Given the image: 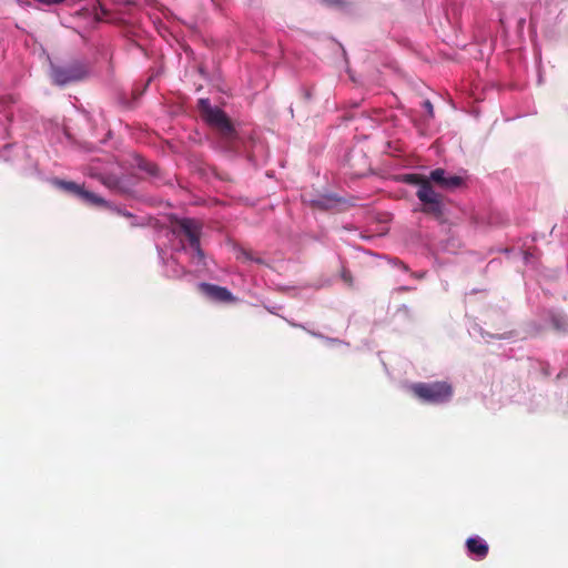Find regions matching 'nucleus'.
<instances>
[{
    "label": "nucleus",
    "mask_w": 568,
    "mask_h": 568,
    "mask_svg": "<svg viewBox=\"0 0 568 568\" xmlns=\"http://www.w3.org/2000/svg\"><path fill=\"white\" fill-rule=\"evenodd\" d=\"M402 181L406 184L418 186L416 196L423 203L422 212L436 217L443 215V196L426 180V175L417 173L404 174Z\"/></svg>",
    "instance_id": "1"
},
{
    "label": "nucleus",
    "mask_w": 568,
    "mask_h": 568,
    "mask_svg": "<svg viewBox=\"0 0 568 568\" xmlns=\"http://www.w3.org/2000/svg\"><path fill=\"white\" fill-rule=\"evenodd\" d=\"M202 118L213 128L222 140L232 143L237 138V132L227 114L217 106H212L206 99L199 101Z\"/></svg>",
    "instance_id": "2"
},
{
    "label": "nucleus",
    "mask_w": 568,
    "mask_h": 568,
    "mask_svg": "<svg viewBox=\"0 0 568 568\" xmlns=\"http://www.w3.org/2000/svg\"><path fill=\"white\" fill-rule=\"evenodd\" d=\"M412 394L423 403L440 405L452 399L454 388L446 381H436L430 383H415L409 387Z\"/></svg>",
    "instance_id": "3"
},
{
    "label": "nucleus",
    "mask_w": 568,
    "mask_h": 568,
    "mask_svg": "<svg viewBox=\"0 0 568 568\" xmlns=\"http://www.w3.org/2000/svg\"><path fill=\"white\" fill-rule=\"evenodd\" d=\"M88 74L84 63L74 61L68 65L53 67L51 72L52 81L58 85H65L83 80Z\"/></svg>",
    "instance_id": "4"
},
{
    "label": "nucleus",
    "mask_w": 568,
    "mask_h": 568,
    "mask_svg": "<svg viewBox=\"0 0 568 568\" xmlns=\"http://www.w3.org/2000/svg\"><path fill=\"white\" fill-rule=\"evenodd\" d=\"M201 231L202 223L194 219H178L173 223V232L179 236L184 235L187 239L190 246L197 245V241L200 240L201 236Z\"/></svg>",
    "instance_id": "5"
},
{
    "label": "nucleus",
    "mask_w": 568,
    "mask_h": 568,
    "mask_svg": "<svg viewBox=\"0 0 568 568\" xmlns=\"http://www.w3.org/2000/svg\"><path fill=\"white\" fill-rule=\"evenodd\" d=\"M426 180L432 185H436L442 190H456L464 185V179L458 175L448 174L444 169H435L430 171L429 175H426Z\"/></svg>",
    "instance_id": "6"
},
{
    "label": "nucleus",
    "mask_w": 568,
    "mask_h": 568,
    "mask_svg": "<svg viewBox=\"0 0 568 568\" xmlns=\"http://www.w3.org/2000/svg\"><path fill=\"white\" fill-rule=\"evenodd\" d=\"M200 291L210 298L219 302H232L234 300L232 293L226 288L214 284L201 283Z\"/></svg>",
    "instance_id": "7"
},
{
    "label": "nucleus",
    "mask_w": 568,
    "mask_h": 568,
    "mask_svg": "<svg viewBox=\"0 0 568 568\" xmlns=\"http://www.w3.org/2000/svg\"><path fill=\"white\" fill-rule=\"evenodd\" d=\"M467 551L475 558L481 560L488 555V545L479 537H470L466 540Z\"/></svg>",
    "instance_id": "8"
},
{
    "label": "nucleus",
    "mask_w": 568,
    "mask_h": 568,
    "mask_svg": "<svg viewBox=\"0 0 568 568\" xmlns=\"http://www.w3.org/2000/svg\"><path fill=\"white\" fill-rule=\"evenodd\" d=\"M236 258L242 262H255L257 264L264 263V261L261 257L255 256L251 250L245 247L236 248Z\"/></svg>",
    "instance_id": "9"
},
{
    "label": "nucleus",
    "mask_w": 568,
    "mask_h": 568,
    "mask_svg": "<svg viewBox=\"0 0 568 568\" xmlns=\"http://www.w3.org/2000/svg\"><path fill=\"white\" fill-rule=\"evenodd\" d=\"M550 322L552 327L558 331L566 333L568 332V318L561 314H551Z\"/></svg>",
    "instance_id": "10"
},
{
    "label": "nucleus",
    "mask_w": 568,
    "mask_h": 568,
    "mask_svg": "<svg viewBox=\"0 0 568 568\" xmlns=\"http://www.w3.org/2000/svg\"><path fill=\"white\" fill-rule=\"evenodd\" d=\"M79 196L90 204H94V205H105L106 204L104 199H102L101 196H99L90 191H87L84 189H82V192L80 193Z\"/></svg>",
    "instance_id": "11"
},
{
    "label": "nucleus",
    "mask_w": 568,
    "mask_h": 568,
    "mask_svg": "<svg viewBox=\"0 0 568 568\" xmlns=\"http://www.w3.org/2000/svg\"><path fill=\"white\" fill-rule=\"evenodd\" d=\"M55 184L58 186H60L61 189L68 191V192H71L75 195H80V193L82 192V186L74 183V182H71V181H62V180H57L55 181Z\"/></svg>",
    "instance_id": "12"
},
{
    "label": "nucleus",
    "mask_w": 568,
    "mask_h": 568,
    "mask_svg": "<svg viewBox=\"0 0 568 568\" xmlns=\"http://www.w3.org/2000/svg\"><path fill=\"white\" fill-rule=\"evenodd\" d=\"M324 4L327 7H335L342 10H347L352 7V2L349 0H324Z\"/></svg>",
    "instance_id": "13"
},
{
    "label": "nucleus",
    "mask_w": 568,
    "mask_h": 568,
    "mask_svg": "<svg viewBox=\"0 0 568 568\" xmlns=\"http://www.w3.org/2000/svg\"><path fill=\"white\" fill-rule=\"evenodd\" d=\"M342 280L347 283L348 285H353V276H352V273L346 270V268H343L342 271Z\"/></svg>",
    "instance_id": "14"
},
{
    "label": "nucleus",
    "mask_w": 568,
    "mask_h": 568,
    "mask_svg": "<svg viewBox=\"0 0 568 568\" xmlns=\"http://www.w3.org/2000/svg\"><path fill=\"white\" fill-rule=\"evenodd\" d=\"M191 247L194 251L195 255L199 257V260H203L204 258V252L201 248L200 240L197 241V245L196 246H191Z\"/></svg>",
    "instance_id": "15"
},
{
    "label": "nucleus",
    "mask_w": 568,
    "mask_h": 568,
    "mask_svg": "<svg viewBox=\"0 0 568 568\" xmlns=\"http://www.w3.org/2000/svg\"><path fill=\"white\" fill-rule=\"evenodd\" d=\"M423 105H424L425 110L427 111L428 115L430 118H433L434 116V106H433L432 102L429 100H426L423 102Z\"/></svg>",
    "instance_id": "16"
},
{
    "label": "nucleus",
    "mask_w": 568,
    "mask_h": 568,
    "mask_svg": "<svg viewBox=\"0 0 568 568\" xmlns=\"http://www.w3.org/2000/svg\"><path fill=\"white\" fill-rule=\"evenodd\" d=\"M143 169L149 171L151 174H156L158 172V166L155 164H146Z\"/></svg>",
    "instance_id": "17"
},
{
    "label": "nucleus",
    "mask_w": 568,
    "mask_h": 568,
    "mask_svg": "<svg viewBox=\"0 0 568 568\" xmlns=\"http://www.w3.org/2000/svg\"><path fill=\"white\" fill-rule=\"evenodd\" d=\"M324 3V0H321Z\"/></svg>",
    "instance_id": "18"
}]
</instances>
